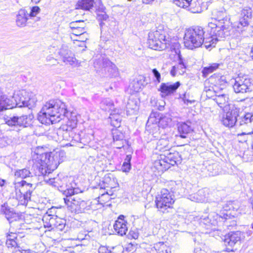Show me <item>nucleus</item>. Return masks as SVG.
<instances>
[{
  "label": "nucleus",
  "instance_id": "1",
  "mask_svg": "<svg viewBox=\"0 0 253 253\" xmlns=\"http://www.w3.org/2000/svg\"><path fill=\"white\" fill-rule=\"evenodd\" d=\"M68 114L64 102L59 99L50 100L42 107L39 114L38 120L42 124L48 125L58 123L62 117H67L68 121L66 124L61 126L59 133L62 131L63 139L70 141V135L73 134L72 130L76 127L78 121L74 114H70V118H68Z\"/></svg>",
  "mask_w": 253,
  "mask_h": 253
},
{
  "label": "nucleus",
  "instance_id": "2",
  "mask_svg": "<svg viewBox=\"0 0 253 253\" xmlns=\"http://www.w3.org/2000/svg\"><path fill=\"white\" fill-rule=\"evenodd\" d=\"M65 156V153L64 151H54L49 153H44L41 154H36L33 156V161L34 164L39 169L40 172L44 176L49 174L54 170L57 169L60 163H61ZM68 180L67 177H60L59 176L49 178L48 179L44 177V180L49 184L58 188L66 187L72 188L73 186L72 184L70 186L66 184Z\"/></svg>",
  "mask_w": 253,
  "mask_h": 253
},
{
  "label": "nucleus",
  "instance_id": "3",
  "mask_svg": "<svg viewBox=\"0 0 253 253\" xmlns=\"http://www.w3.org/2000/svg\"><path fill=\"white\" fill-rule=\"evenodd\" d=\"M237 208L234 207L232 202L227 203L223 207V210L219 214L215 212H211L208 215H202L198 219L200 226L207 230H215V226L218 222L223 221V219H227L232 215L231 211L237 210Z\"/></svg>",
  "mask_w": 253,
  "mask_h": 253
},
{
  "label": "nucleus",
  "instance_id": "4",
  "mask_svg": "<svg viewBox=\"0 0 253 253\" xmlns=\"http://www.w3.org/2000/svg\"><path fill=\"white\" fill-rule=\"evenodd\" d=\"M213 19L208 24L209 28L214 30L213 33L220 37H226L230 34V26L228 14L224 7H216L212 11Z\"/></svg>",
  "mask_w": 253,
  "mask_h": 253
},
{
  "label": "nucleus",
  "instance_id": "5",
  "mask_svg": "<svg viewBox=\"0 0 253 253\" xmlns=\"http://www.w3.org/2000/svg\"><path fill=\"white\" fill-rule=\"evenodd\" d=\"M75 187L67 188L65 191L66 198L64 201L68 209L72 212L76 213H86L92 210L91 202L84 200L79 195H75Z\"/></svg>",
  "mask_w": 253,
  "mask_h": 253
},
{
  "label": "nucleus",
  "instance_id": "6",
  "mask_svg": "<svg viewBox=\"0 0 253 253\" xmlns=\"http://www.w3.org/2000/svg\"><path fill=\"white\" fill-rule=\"evenodd\" d=\"M170 40L163 27L159 26L156 31L149 33L148 43L149 47L151 49L163 50L169 45Z\"/></svg>",
  "mask_w": 253,
  "mask_h": 253
},
{
  "label": "nucleus",
  "instance_id": "7",
  "mask_svg": "<svg viewBox=\"0 0 253 253\" xmlns=\"http://www.w3.org/2000/svg\"><path fill=\"white\" fill-rule=\"evenodd\" d=\"M204 29L195 27L186 30L184 37V43L186 48L194 49L202 46L204 42Z\"/></svg>",
  "mask_w": 253,
  "mask_h": 253
},
{
  "label": "nucleus",
  "instance_id": "8",
  "mask_svg": "<svg viewBox=\"0 0 253 253\" xmlns=\"http://www.w3.org/2000/svg\"><path fill=\"white\" fill-rule=\"evenodd\" d=\"M181 160L178 152H169L167 155H160L158 156L154 162L153 166L159 171L163 172L170 168V166L180 163Z\"/></svg>",
  "mask_w": 253,
  "mask_h": 253
},
{
  "label": "nucleus",
  "instance_id": "9",
  "mask_svg": "<svg viewBox=\"0 0 253 253\" xmlns=\"http://www.w3.org/2000/svg\"><path fill=\"white\" fill-rule=\"evenodd\" d=\"M15 197L22 205H26L31 201L32 194L35 189V186L31 183L25 180L15 182L14 183Z\"/></svg>",
  "mask_w": 253,
  "mask_h": 253
},
{
  "label": "nucleus",
  "instance_id": "10",
  "mask_svg": "<svg viewBox=\"0 0 253 253\" xmlns=\"http://www.w3.org/2000/svg\"><path fill=\"white\" fill-rule=\"evenodd\" d=\"M12 99L15 101V105L19 107H33L37 101L36 95L26 90H19L14 92L12 96Z\"/></svg>",
  "mask_w": 253,
  "mask_h": 253
},
{
  "label": "nucleus",
  "instance_id": "11",
  "mask_svg": "<svg viewBox=\"0 0 253 253\" xmlns=\"http://www.w3.org/2000/svg\"><path fill=\"white\" fill-rule=\"evenodd\" d=\"M174 202L172 195L166 189L161 191V194L156 198L155 203L159 211L165 213L168 209L171 208Z\"/></svg>",
  "mask_w": 253,
  "mask_h": 253
},
{
  "label": "nucleus",
  "instance_id": "12",
  "mask_svg": "<svg viewBox=\"0 0 253 253\" xmlns=\"http://www.w3.org/2000/svg\"><path fill=\"white\" fill-rule=\"evenodd\" d=\"M252 18V9L250 7H245L239 13L238 20L234 22L233 26L239 31H245L249 27Z\"/></svg>",
  "mask_w": 253,
  "mask_h": 253
},
{
  "label": "nucleus",
  "instance_id": "13",
  "mask_svg": "<svg viewBox=\"0 0 253 253\" xmlns=\"http://www.w3.org/2000/svg\"><path fill=\"white\" fill-rule=\"evenodd\" d=\"M236 93H245L251 91V79L247 75H239L231 80Z\"/></svg>",
  "mask_w": 253,
  "mask_h": 253
},
{
  "label": "nucleus",
  "instance_id": "14",
  "mask_svg": "<svg viewBox=\"0 0 253 253\" xmlns=\"http://www.w3.org/2000/svg\"><path fill=\"white\" fill-rule=\"evenodd\" d=\"M238 116L239 110L237 109H231L223 116L222 123L228 127H232L235 125L237 126Z\"/></svg>",
  "mask_w": 253,
  "mask_h": 253
},
{
  "label": "nucleus",
  "instance_id": "15",
  "mask_svg": "<svg viewBox=\"0 0 253 253\" xmlns=\"http://www.w3.org/2000/svg\"><path fill=\"white\" fill-rule=\"evenodd\" d=\"M99 61L94 62V66L98 65L107 69L108 72L112 77H116L118 75V70L117 66L107 58H99Z\"/></svg>",
  "mask_w": 253,
  "mask_h": 253
},
{
  "label": "nucleus",
  "instance_id": "16",
  "mask_svg": "<svg viewBox=\"0 0 253 253\" xmlns=\"http://www.w3.org/2000/svg\"><path fill=\"white\" fill-rule=\"evenodd\" d=\"M241 236V232L239 231L229 233L225 236L224 239L225 245L231 248L234 247L236 244L240 243Z\"/></svg>",
  "mask_w": 253,
  "mask_h": 253
},
{
  "label": "nucleus",
  "instance_id": "17",
  "mask_svg": "<svg viewBox=\"0 0 253 253\" xmlns=\"http://www.w3.org/2000/svg\"><path fill=\"white\" fill-rule=\"evenodd\" d=\"M180 84L179 82L173 84L170 83H162L159 90L161 91L162 96H168L174 93L180 86Z\"/></svg>",
  "mask_w": 253,
  "mask_h": 253
},
{
  "label": "nucleus",
  "instance_id": "18",
  "mask_svg": "<svg viewBox=\"0 0 253 253\" xmlns=\"http://www.w3.org/2000/svg\"><path fill=\"white\" fill-rule=\"evenodd\" d=\"M177 127L179 137L182 138H187L188 134L193 131L191 127V123L189 121L179 122L177 123Z\"/></svg>",
  "mask_w": 253,
  "mask_h": 253
},
{
  "label": "nucleus",
  "instance_id": "19",
  "mask_svg": "<svg viewBox=\"0 0 253 253\" xmlns=\"http://www.w3.org/2000/svg\"><path fill=\"white\" fill-rule=\"evenodd\" d=\"M214 30L211 29L210 35L209 37L207 36V35H205L204 33V42L203 44H204L206 48H208L211 46H214L216 42L223 39L225 37H220L216 35V33H213Z\"/></svg>",
  "mask_w": 253,
  "mask_h": 253
},
{
  "label": "nucleus",
  "instance_id": "20",
  "mask_svg": "<svg viewBox=\"0 0 253 253\" xmlns=\"http://www.w3.org/2000/svg\"><path fill=\"white\" fill-rule=\"evenodd\" d=\"M113 145L118 149H120L124 147L126 143V140L124 139V134L118 130H114L113 132Z\"/></svg>",
  "mask_w": 253,
  "mask_h": 253
},
{
  "label": "nucleus",
  "instance_id": "21",
  "mask_svg": "<svg viewBox=\"0 0 253 253\" xmlns=\"http://www.w3.org/2000/svg\"><path fill=\"white\" fill-rule=\"evenodd\" d=\"M126 223V222L122 219L121 216H120L113 225L114 230L116 233L121 236L125 235L127 231Z\"/></svg>",
  "mask_w": 253,
  "mask_h": 253
},
{
  "label": "nucleus",
  "instance_id": "22",
  "mask_svg": "<svg viewBox=\"0 0 253 253\" xmlns=\"http://www.w3.org/2000/svg\"><path fill=\"white\" fill-rule=\"evenodd\" d=\"M28 17V13L25 9H20L16 15V25L19 27H25L27 25Z\"/></svg>",
  "mask_w": 253,
  "mask_h": 253
},
{
  "label": "nucleus",
  "instance_id": "23",
  "mask_svg": "<svg viewBox=\"0 0 253 253\" xmlns=\"http://www.w3.org/2000/svg\"><path fill=\"white\" fill-rule=\"evenodd\" d=\"M44 218L49 219L50 226H53L59 231H63L65 228V221L59 218L50 217L49 215L44 216Z\"/></svg>",
  "mask_w": 253,
  "mask_h": 253
},
{
  "label": "nucleus",
  "instance_id": "24",
  "mask_svg": "<svg viewBox=\"0 0 253 253\" xmlns=\"http://www.w3.org/2000/svg\"><path fill=\"white\" fill-rule=\"evenodd\" d=\"M150 253H171L170 249L164 243L159 242L154 244L150 248Z\"/></svg>",
  "mask_w": 253,
  "mask_h": 253
},
{
  "label": "nucleus",
  "instance_id": "25",
  "mask_svg": "<svg viewBox=\"0 0 253 253\" xmlns=\"http://www.w3.org/2000/svg\"><path fill=\"white\" fill-rule=\"evenodd\" d=\"M121 113V110L116 108L110 112L109 118L111 120V124L112 126L115 127L120 126V123L121 121L120 116Z\"/></svg>",
  "mask_w": 253,
  "mask_h": 253
},
{
  "label": "nucleus",
  "instance_id": "26",
  "mask_svg": "<svg viewBox=\"0 0 253 253\" xmlns=\"http://www.w3.org/2000/svg\"><path fill=\"white\" fill-rule=\"evenodd\" d=\"M1 213L4 214L6 219L9 221V223L11 224L14 221H16L19 219L18 214L14 212L9 209H7L4 206H2L1 208Z\"/></svg>",
  "mask_w": 253,
  "mask_h": 253
},
{
  "label": "nucleus",
  "instance_id": "27",
  "mask_svg": "<svg viewBox=\"0 0 253 253\" xmlns=\"http://www.w3.org/2000/svg\"><path fill=\"white\" fill-rule=\"evenodd\" d=\"M178 64L175 66H173L170 71V74L172 76L174 77L178 75H182L185 71V66L183 63L180 55H179Z\"/></svg>",
  "mask_w": 253,
  "mask_h": 253
},
{
  "label": "nucleus",
  "instance_id": "28",
  "mask_svg": "<svg viewBox=\"0 0 253 253\" xmlns=\"http://www.w3.org/2000/svg\"><path fill=\"white\" fill-rule=\"evenodd\" d=\"M171 147L169 139L167 138H162L159 139L156 143V149L161 152L169 151Z\"/></svg>",
  "mask_w": 253,
  "mask_h": 253
},
{
  "label": "nucleus",
  "instance_id": "29",
  "mask_svg": "<svg viewBox=\"0 0 253 253\" xmlns=\"http://www.w3.org/2000/svg\"><path fill=\"white\" fill-rule=\"evenodd\" d=\"M208 196L205 189H201L197 193L190 196V199L196 202H205L207 201Z\"/></svg>",
  "mask_w": 253,
  "mask_h": 253
},
{
  "label": "nucleus",
  "instance_id": "30",
  "mask_svg": "<svg viewBox=\"0 0 253 253\" xmlns=\"http://www.w3.org/2000/svg\"><path fill=\"white\" fill-rule=\"evenodd\" d=\"M3 119L5 123L10 126H13L16 128L17 131L20 130L19 126V118L15 116H4Z\"/></svg>",
  "mask_w": 253,
  "mask_h": 253
},
{
  "label": "nucleus",
  "instance_id": "31",
  "mask_svg": "<svg viewBox=\"0 0 253 253\" xmlns=\"http://www.w3.org/2000/svg\"><path fill=\"white\" fill-rule=\"evenodd\" d=\"M209 82L214 86H224L227 81L226 77L224 76L214 75L211 76L209 79Z\"/></svg>",
  "mask_w": 253,
  "mask_h": 253
},
{
  "label": "nucleus",
  "instance_id": "32",
  "mask_svg": "<svg viewBox=\"0 0 253 253\" xmlns=\"http://www.w3.org/2000/svg\"><path fill=\"white\" fill-rule=\"evenodd\" d=\"M253 121V113H247L238 119L237 126H243L251 124Z\"/></svg>",
  "mask_w": 253,
  "mask_h": 253
},
{
  "label": "nucleus",
  "instance_id": "33",
  "mask_svg": "<svg viewBox=\"0 0 253 253\" xmlns=\"http://www.w3.org/2000/svg\"><path fill=\"white\" fill-rule=\"evenodd\" d=\"M19 118V127H26L32 124L33 116L32 115H23Z\"/></svg>",
  "mask_w": 253,
  "mask_h": 253
},
{
  "label": "nucleus",
  "instance_id": "34",
  "mask_svg": "<svg viewBox=\"0 0 253 253\" xmlns=\"http://www.w3.org/2000/svg\"><path fill=\"white\" fill-rule=\"evenodd\" d=\"M93 0H80L77 4L78 8L89 10L93 6Z\"/></svg>",
  "mask_w": 253,
  "mask_h": 253
},
{
  "label": "nucleus",
  "instance_id": "35",
  "mask_svg": "<svg viewBox=\"0 0 253 253\" xmlns=\"http://www.w3.org/2000/svg\"><path fill=\"white\" fill-rule=\"evenodd\" d=\"M100 106L103 110L111 112L113 110L112 109L114 107V103L110 98H105L101 101Z\"/></svg>",
  "mask_w": 253,
  "mask_h": 253
},
{
  "label": "nucleus",
  "instance_id": "36",
  "mask_svg": "<svg viewBox=\"0 0 253 253\" xmlns=\"http://www.w3.org/2000/svg\"><path fill=\"white\" fill-rule=\"evenodd\" d=\"M228 99V97L225 94H216L215 98H213V100L216 102L220 107H222L223 105H225Z\"/></svg>",
  "mask_w": 253,
  "mask_h": 253
},
{
  "label": "nucleus",
  "instance_id": "37",
  "mask_svg": "<svg viewBox=\"0 0 253 253\" xmlns=\"http://www.w3.org/2000/svg\"><path fill=\"white\" fill-rule=\"evenodd\" d=\"M15 176L16 177H19L22 179L33 177L32 173L27 169L17 170L15 172Z\"/></svg>",
  "mask_w": 253,
  "mask_h": 253
},
{
  "label": "nucleus",
  "instance_id": "38",
  "mask_svg": "<svg viewBox=\"0 0 253 253\" xmlns=\"http://www.w3.org/2000/svg\"><path fill=\"white\" fill-rule=\"evenodd\" d=\"M160 114L158 112L151 113L148 119L146 125L149 126L151 125H159Z\"/></svg>",
  "mask_w": 253,
  "mask_h": 253
},
{
  "label": "nucleus",
  "instance_id": "39",
  "mask_svg": "<svg viewBox=\"0 0 253 253\" xmlns=\"http://www.w3.org/2000/svg\"><path fill=\"white\" fill-rule=\"evenodd\" d=\"M126 112L129 114L132 113L133 111H136L138 109L137 102L133 99H129L126 105Z\"/></svg>",
  "mask_w": 253,
  "mask_h": 253
},
{
  "label": "nucleus",
  "instance_id": "40",
  "mask_svg": "<svg viewBox=\"0 0 253 253\" xmlns=\"http://www.w3.org/2000/svg\"><path fill=\"white\" fill-rule=\"evenodd\" d=\"M171 122V119L170 117L160 114L158 126L162 128H165L169 126Z\"/></svg>",
  "mask_w": 253,
  "mask_h": 253
},
{
  "label": "nucleus",
  "instance_id": "41",
  "mask_svg": "<svg viewBox=\"0 0 253 253\" xmlns=\"http://www.w3.org/2000/svg\"><path fill=\"white\" fill-rule=\"evenodd\" d=\"M219 64L217 63H212L208 67H205L202 70L203 76L207 77L210 73L213 72L218 68Z\"/></svg>",
  "mask_w": 253,
  "mask_h": 253
},
{
  "label": "nucleus",
  "instance_id": "42",
  "mask_svg": "<svg viewBox=\"0 0 253 253\" xmlns=\"http://www.w3.org/2000/svg\"><path fill=\"white\" fill-rule=\"evenodd\" d=\"M131 156L129 155H126L124 162L122 167V169L123 172H128L131 169L130 161Z\"/></svg>",
  "mask_w": 253,
  "mask_h": 253
},
{
  "label": "nucleus",
  "instance_id": "43",
  "mask_svg": "<svg viewBox=\"0 0 253 253\" xmlns=\"http://www.w3.org/2000/svg\"><path fill=\"white\" fill-rule=\"evenodd\" d=\"M85 27V23L84 22H81V28H79V29L71 30V33L76 36L84 35L86 33Z\"/></svg>",
  "mask_w": 253,
  "mask_h": 253
},
{
  "label": "nucleus",
  "instance_id": "44",
  "mask_svg": "<svg viewBox=\"0 0 253 253\" xmlns=\"http://www.w3.org/2000/svg\"><path fill=\"white\" fill-rule=\"evenodd\" d=\"M63 61L66 64H69L70 65H75L77 64V60L75 57H74V55L72 53L70 54L68 56L65 57L63 59Z\"/></svg>",
  "mask_w": 253,
  "mask_h": 253
},
{
  "label": "nucleus",
  "instance_id": "45",
  "mask_svg": "<svg viewBox=\"0 0 253 253\" xmlns=\"http://www.w3.org/2000/svg\"><path fill=\"white\" fill-rule=\"evenodd\" d=\"M108 18V16L105 12L97 14V19L98 21H101L99 24L101 28H102L103 26L105 24L103 21H107Z\"/></svg>",
  "mask_w": 253,
  "mask_h": 253
},
{
  "label": "nucleus",
  "instance_id": "46",
  "mask_svg": "<svg viewBox=\"0 0 253 253\" xmlns=\"http://www.w3.org/2000/svg\"><path fill=\"white\" fill-rule=\"evenodd\" d=\"M71 53V51L65 46H62L59 51V54L62 57V59H64L65 57L68 56Z\"/></svg>",
  "mask_w": 253,
  "mask_h": 253
},
{
  "label": "nucleus",
  "instance_id": "47",
  "mask_svg": "<svg viewBox=\"0 0 253 253\" xmlns=\"http://www.w3.org/2000/svg\"><path fill=\"white\" fill-rule=\"evenodd\" d=\"M41 11L40 8L38 6H35L31 8V11L28 14V16L31 17H36Z\"/></svg>",
  "mask_w": 253,
  "mask_h": 253
},
{
  "label": "nucleus",
  "instance_id": "48",
  "mask_svg": "<svg viewBox=\"0 0 253 253\" xmlns=\"http://www.w3.org/2000/svg\"><path fill=\"white\" fill-rule=\"evenodd\" d=\"M81 22H84L83 21H76L70 23V27L71 30L79 29L81 28Z\"/></svg>",
  "mask_w": 253,
  "mask_h": 253
},
{
  "label": "nucleus",
  "instance_id": "49",
  "mask_svg": "<svg viewBox=\"0 0 253 253\" xmlns=\"http://www.w3.org/2000/svg\"><path fill=\"white\" fill-rule=\"evenodd\" d=\"M6 245L8 248L14 247L16 249L17 246L16 241L12 240H6Z\"/></svg>",
  "mask_w": 253,
  "mask_h": 253
},
{
  "label": "nucleus",
  "instance_id": "50",
  "mask_svg": "<svg viewBox=\"0 0 253 253\" xmlns=\"http://www.w3.org/2000/svg\"><path fill=\"white\" fill-rule=\"evenodd\" d=\"M152 73L156 78V81L158 83L161 82V74L156 69H153L152 70Z\"/></svg>",
  "mask_w": 253,
  "mask_h": 253
},
{
  "label": "nucleus",
  "instance_id": "51",
  "mask_svg": "<svg viewBox=\"0 0 253 253\" xmlns=\"http://www.w3.org/2000/svg\"><path fill=\"white\" fill-rule=\"evenodd\" d=\"M185 2L186 1L184 0H175V3L177 5L183 8H186L189 6L186 5L187 4L185 3Z\"/></svg>",
  "mask_w": 253,
  "mask_h": 253
},
{
  "label": "nucleus",
  "instance_id": "52",
  "mask_svg": "<svg viewBox=\"0 0 253 253\" xmlns=\"http://www.w3.org/2000/svg\"><path fill=\"white\" fill-rule=\"evenodd\" d=\"M17 235L16 233L14 232H10L7 234L6 235V240H15L17 239Z\"/></svg>",
  "mask_w": 253,
  "mask_h": 253
},
{
  "label": "nucleus",
  "instance_id": "53",
  "mask_svg": "<svg viewBox=\"0 0 253 253\" xmlns=\"http://www.w3.org/2000/svg\"><path fill=\"white\" fill-rule=\"evenodd\" d=\"M205 91L206 92V95L208 97L210 98L213 97V94H216V92L214 91H213L212 89L209 88L207 89L206 87L205 88Z\"/></svg>",
  "mask_w": 253,
  "mask_h": 253
},
{
  "label": "nucleus",
  "instance_id": "54",
  "mask_svg": "<svg viewBox=\"0 0 253 253\" xmlns=\"http://www.w3.org/2000/svg\"><path fill=\"white\" fill-rule=\"evenodd\" d=\"M98 253H111V251L109 250L107 247L101 246L98 249Z\"/></svg>",
  "mask_w": 253,
  "mask_h": 253
},
{
  "label": "nucleus",
  "instance_id": "55",
  "mask_svg": "<svg viewBox=\"0 0 253 253\" xmlns=\"http://www.w3.org/2000/svg\"><path fill=\"white\" fill-rule=\"evenodd\" d=\"M194 253H207L206 251L202 250L201 248H197L195 249Z\"/></svg>",
  "mask_w": 253,
  "mask_h": 253
},
{
  "label": "nucleus",
  "instance_id": "56",
  "mask_svg": "<svg viewBox=\"0 0 253 253\" xmlns=\"http://www.w3.org/2000/svg\"><path fill=\"white\" fill-rule=\"evenodd\" d=\"M14 253H31L30 250H25L23 252L20 251V250H16Z\"/></svg>",
  "mask_w": 253,
  "mask_h": 253
},
{
  "label": "nucleus",
  "instance_id": "57",
  "mask_svg": "<svg viewBox=\"0 0 253 253\" xmlns=\"http://www.w3.org/2000/svg\"><path fill=\"white\" fill-rule=\"evenodd\" d=\"M155 0H142V1L145 4H150L151 3Z\"/></svg>",
  "mask_w": 253,
  "mask_h": 253
},
{
  "label": "nucleus",
  "instance_id": "58",
  "mask_svg": "<svg viewBox=\"0 0 253 253\" xmlns=\"http://www.w3.org/2000/svg\"><path fill=\"white\" fill-rule=\"evenodd\" d=\"M250 203H251V207H252V210L253 211V197L251 198V199H250Z\"/></svg>",
  "mask_w": 253,
  "mask_h": 253
},
{
  "label": "nucleus",
  "instance_id": "59",
  "mask_svg": "<svg viewBox=\"0 0 253 253\" xmlns=\"http://www.w3.org/2000/svg\"><path fill=\"white\" fill-rule=\"evenodd\" d=\"M5 182V181L4 180H3V179L0 180V186H3Z\"/></svg>",
  "mask_w": 253,
  "mask_h": 253
},
{
  "label": "nucleus",
  "instance_id": "60",
  "mask_svg": "<svg viewBox=\"0 0 253 253\" xmlns=\"http://www.w3.org/2000/svg\"><path fill=\"white\" fill-rule=\"evenodd\" d=\"M31 1L35 4H37L39 3L41 1V0H31Z\"/></svg>",
  "mask_w": 253,
  "mask_h": 253
},
{
  "label": "nucleus",
  "instance_id": "61",
  "mask_svg": "<svg viewBox=\"0 0 253 253\" xmlns=\"http://www.w3.org/2000/svg\"><path fill=\"white\" fill-rule=\"evenodd\" d=\"M251 4H253V0H247Z\"/></svg>",
  "mask_w": 253,
  "mask_h": 253
},
{
  "label": "nucleus",
  "instance_id": "62",
  "mask_svg": "<svg viewBox=\"0 0 253 253\" xmlns=\"http://www.w3.org/2000/svg\"><path fill=\"white\" fill-rule=\"evenodd\" d=\"M227 250H228V251H232V250L230 248H227Z\"/></svg>",
  "mask_w": 253,
  "mask_h": 253
},
{
  "label": "nucleus",
  "instance_id": "63",
  "mask_svg": "<svg viewBox=\"0 0 253 253\" xmlns=\"http://www.w3.org/2000/svg\"><path fill=\"white\" fill-rule=\"evenodd\" d=\"M153 246H151L150 248H149V251H148V252H149V253H150V248H152Z\"/></svg>",
  "mask_w": 253,
  "mask_h": 253
},
{
  "label": "nucleus",
  "instance_id": "64",
  "mask_svg": "<svg viewBox=\"0 0 253 253\" xmlns=\"http://www.w3.org/2000/svg\"><path fill=\"white\" fill-rule=\"evenodd\" d=\"M252 228L253 229V224H252Z\"/></svg>",
  "mask_w": 253,
  "mask_h": 253
}]
</instances>
